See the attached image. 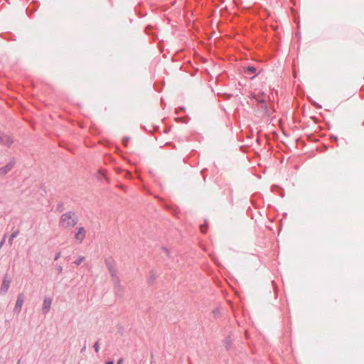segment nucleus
I'll use <instances>...</instances> for the list:
<instances>
[{
	"label": "nucleus",
	"mask_w": 364,
	"mask_h": 364,
	"mask_svg": "<svg viewBox=\"0 0 364 364\" xmlns=\"http://www.w3.org/2000/svg\"><path fill=\"white\" fill-rule=\"evenodd\" d=\"M224 343L225 345V347L227 349H229L230 346V339L229 338H226L225 340H224Z\"/></svg>",
	"instance_id": "nucleus-12"
},
{
	"label": "nucleus",
	"mask_w": 364,
	"mask_h": 364,
	"mask_svg": "<svg viewBox=\"0 0 364 364\" xmlns=\"http://www.w3.org/2000/svg\"><path fill=\"white\" fill-rule=\"evenodd\" d=\"M60 252H58V253L55 255L54 259H55V260H57V259H58L60 258Z\"/></svg>",
	"instance_id": "nucleus-17"
},
{
	"label": "nucleus",
	"mask_w": 364,
	"mask_h": 364,
	"mask_svg": "<svg viewBox=\"0 0 364 364\" xmlns=\"http://www.w3.org/2000/svg\"><path fill=\"white\" fill-rule=\"evenodd\" d=\"M129 139L128 137H124L122 139V144L124 146H127Z\"/></svg>",
	"instance_id": "nucleus-14"
},
{
	"label": "nucleus",
	"mask_w": 364,
	"mask_h": 364,
	"mask_svg": "<svg viewBox=\"0 0 364 364\" xmlns=\"http://www.w3.org/2000/svg\"><path fill=\"white\" fill-rule=\"evenodd\" d=\"M77 221L78 218L75 213L69 211L60 216L59 226L63 229H70L77 223Z\"/></svg>",
	"instance_id": "nucleus-1"
},
{
	"label": "nucleus",
	"mask_w": 364,
	"mask_h": 364,
	"mask_svg": "<svg viewBox=\"0 0 364 364\" xmlns=\"http://www.w3.org/2000/svg\"><path fill=\"white\" fill-rule=\"evenodd\" d=\"M123 363V359L122 358H120L118 361H117V364H122Z\"/></svg>",
	"instance_id": "nucleus-19"
},
{
	"label": "nucleus",
	"mask_w": 364,
	"mask_h": 364,
	"mask_svg": "<svg viewBox=\"0 0 364 364\" xmlns=\"http://www.w3.org/2000/svg\"><path fill=\"white\" fill-rule=\"evenodd\" d=\"M94 349H95V351L96 353H98L99 350H100V344H99V341H97L95 342V343L94 344Z\"/></svg>",
	"instance_id": "nucleus-13"
},
{
	"label": "nucleus",
	"mask_w": 364,
	"mask_h": 364,
	"mask_svg": "<svg viewBox=\"0 0 364 364\" xmlns=\"http://www.w3.org/2000/svg\"><path fill=\"white\" fill-rule=\"evenodd\" d=\"M253 97H254L256 99V100H257V101H258L259 102H264V100H265L264 98L260 99V98H259V97H255V95H254Z\"/></svg>",
	"instance_id": "nucleus-16"
},
{
	"label": "nucleus",
	"mask_w": 364,
	"mask_h": 364,
	"mask_svg": "<svg viewBox=\"0 0 364 364\" xmlns=\"http://www.w3.org/2000/svg\"><path fill=\"white\" fill-rule=\"evenodd\" d=\"M200 231L203 232V233H205L206 230H207V227H206V225L204 224V225H201L200 226Z\"/></svg>",
	"instance_id": "nucleus-15"
},
{
	"label": "nucleus",
	"mask_w": 364,
	"mask_h": 364,
	"mask_svg": "<svg viewBox=\"0 0 364 364\" xmlns=\"http://www.w3.org/2000/svg\"><path fill=\"white\" fill-rule=\"evenodd\" d=\"M58 271L59 273H61L62 271H63V267L61 266H59L58 268Z\"/></svg>",
	"instance_id": "nucleus-18"
},
{
	"label": "nucleus",
	"mask_w": 364,
	"mask_h": 364,
	"mask_svg": "<svg viewBox=\"0 0 364 364\" xmlns=\"http://www.w3.org/2000/svg\"><path fill=\"white\" fill-rule=\"evenodd\" d=\"M74 239L78 244L82 242L87 235V230L84 227H77L74 232Z\"/></svg>",
	"instance_id": "nucleus-2"
},
{
	"label": "nucleus",
	"mask_w": 364,
	"mask_h": 364,
	"mask_svg": "<svg viewBox=\"0 0 364 364\" xmlns=\"http://www.w3.org/2000/svg\"><path fill=\"white\" fill-rule=\"evenodd\" d=\"M85 260V257L83 256H79L77 259L74 262V263L78 266Z\"/></svg>",
	"instance_id": "nucleus-11"
},
{
	"label": "nucleus",
	"mask_w": 364,
	"mask_h": 364,
	"mask_svg": "<svg viewBox=\"0 0 364 364\" xmlns=\"http://www.w3.org/2000/svg\"><path fill=\"white\" fill-rule=\"evenodd\" d=\"M245 73H250V74H252L254 75H255L256 74V68L253 66H249L246 68V70H245Z\"/></svg>",
	"instance_id": "nucleus-9"
},
{
	"label": "nucleus",
	"mask_w": 364,
	"mask_h": 364,
	"mask_svg": "<svg viewBox=\"0 0 364 364\" xmlns=\"http://www.w3.org/2000/svg\"><path fill=\"white\" fill-rule=\"evenodd\" d=\"M13 143V140L11 136L4 134L3 133H0V144L9 146Z\"/></svg>",
	"instance_id": "nucleus-5"
},
{
	"label": "nucleus",
	"mask_w": 364,
	"mask_h": 364,
	"mask_svg": "<svg viewBox=\"0 0 364 364\" xmlns=\"http://www.w3.org/2000/svg\"><path fill=\"white\" fill-rule=\"evenodd\" d=\"M18 235V231H14V232L11 233V235L9 239V243L10 245H11L13 244L14 239L15 237H16Z\"/></svg>",
	"instance_id": "nucleus-10"
},
{
	"label": "nucleus",
	"mask_w": 364,
	"mask_h": 364,
	"mask_svg": "<svg viewBox=\"0 0 364 364\" xmlns=\"http://www.w3.org/2000/svg\"><path fill=\"white\" fill-rule=\"evenodd\" d=\"M11 284V279L5 276L3 278L2 283L0 287V291L1 294H5L7 293Z\"/></svg>",
	"instance_id": "nucleus-4"
},
{
	"label": "nucleus",
	"mask_w": 364,
	"mask_h": 364,
	"mask_svg": "<svg viewBox=\"0 0 364 364\" xmlns=\"http://www.w3.org/2000/svg\"><path fill=\"white\" fill-rule=\"evenodd\" d=\"M14 167V163L9 162L8 164H6L5 166L0 168V175L3 176L6 174L8 172H9L12 168Z\"/></svg>",
	"instance_id": "nucleus-8"
},
{
	"label": "nucleus",
	"mask_w": 364,
	"mask_h": 364,
	"mask_svg": "<svg viewBox=\"0 0 364 364\" xmlns=\"http://www.w3.org/2000/svg\"><path fill=\"white\" fill-rule=\"evenodd\" d=\"M52 304V299L49 297H46L43 300V307L42 310L43 313L47 314L50 309Z\"/></svg>",
	"instance_id": "nucleus-7"
},
{
	"label": "nucleus",
	"mask_w": 364,
	"mask_h": 364,
	"mask_svg": "<svg viewBox=\"0 0 364 364\" xmlns=\"http://www.w3.org/2000/svg\"><path fill=\"white\" fill-rule=\"evenodd\" d=\"M107 267H108V269H109V272L112 276V280H113V282H114V288H118L120 287L119 285V278L117 275V271L114 268V267H113L110 263H109L108 262H107Z\"/></svg>",
	"instance_id": "nucleus-3"
},
{
	"label": "nucleus",
	"mask_w": 364,
	"mask_h": 364,
	"mask_svg": "<svg viewBox=\"0 0 364 364\" xmlns=\"http://www.w3.org/2000/svg\"><path fill=\"white\" fill-rule=\"evenodd\" d=\"M24 302V296L23 294H20L17 296V299L15 305V311L20 312Z\"/></svg>",
	"instance_id": "nucleus-6"
},
{
	"label": "nucleus",
	"mask_w": 364,
	"mask_h": 364,
	"mask_svg": "<svg viewBox=\"0 0 364 364\" xmlns=\"http://www.w3.org/2000/svg\"><path fill=\"white\" fill-rule=\"evenodd\" d=\"M105 364H114V362L112 360L107 361Z\"/></svg>",
	"instance_id": "nucleus-20"
}]
</instances>
